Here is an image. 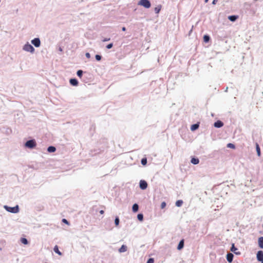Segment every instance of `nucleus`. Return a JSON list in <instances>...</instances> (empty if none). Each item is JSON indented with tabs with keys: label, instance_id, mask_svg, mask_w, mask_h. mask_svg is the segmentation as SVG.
Instances as JSON below:
<instances>
[{
	"label": "nucleus",
	"instance_id": "obj_21",
	"mask_svg": "<svg viewBox=\"0 0 263 263\" xmlns=\"http://www.w3.org/2000/svg\"><path fill=\"white\" fill-rule=\"evenodd\" d=\"M256 149L257 154L258 156H260L261 155V151H260L259 146L257 143L256 144Z\"/></svg>",
	"mask_w": 263,
	"mask_h": 263
},
{
	"label": "nucleus",
	"instance_id": "obj_36",
	"mask_svg": "<svg viewBox=\"0 0 263 263\" xmlns=\"http://www.w3.org/2000/svg\"><path fill=\"white\" fill-rule=\"evenodd\" d=\"M110 38H107V37H105V38H104V39L102 40V42H107V41H110Z\"/></svg>",
	"mask_w": 263,
	"mask_h": 263
},
{
	"label": "nucleus",
	"instance_id": "obj_5",
	"mask_svg": "<svg viewBox=\"0 0 263 263\" xmlns=\"http://www.w3.org/2000/svg\"><path fill=\"white\" fill-rule=\"evenodd\" d=\"M32 44L35 47H39L41 46V41L39 37H35L31 40Z\"/></svg>",
	"mask_w": 263,
	"mask_h": 263
},
{
	"label": "nucleus",
	"instance_id": "obj_43",
	"mask_svg": "<svg viewBox=\"0 0 263 263\" xmlns=\"http://www.w3.org/2000/svg\"><path fill=\"white\" fill-rule=\"evenodd\" d=\"M228 87H227V88H226V91H228Z\"/></svg>",
	"mask_w": 263,
	"mask_h": 263
},
{
	"label": "nucleus",
	"instance_id": "obj_1",
	"mask_svg": "<svg viewBox=\"0 0 263 263\" xmlns=\"http://www.w3.org/2000/svg\"><path fill=\"white\" fill-rule=\"evenodd\" d=\"M36 145V141L34 139L27 140L24 144L25 147L29 149L34 148Z\"/></svg>",
	"mask_w": 263,
	"mask_h": 263
},
{
	"label": "nucleus",
	"instance_id": "obj_27",
	"mask_svg": "<svg viewBox=\"0 0 263 263\" xmlns=\"http://www.w3.org/2000/svg\"><path fill=\"white\" fill-rule=\"evenodd\" d=\"M137 219L140 221H142L143 220V215L142 213H139L137 215Z\"/></svg>",
	"mask_w": 263,
	"mask_h": 263
},
{
	"label": "nucleus",
	"instance_id": "obj_32",
	"mask_svg": "<svg viewBox=\"0 0 263 263\" xmlns=\"http://www.w3.org/2000/svg\"><path fill=\"white\" fill-rule=\"evenodd\" d=\"M166 202L164 201H163L161 203V205H160L161 209H164L166 206Z\"/></svg>",
	"mask_w": 263,
	"mask_h": 263
},
{
	"label": "nucleus",
	"instance_id": "obj_20",
	"mask_svg": "<svg viewBox=\"0 0 263 263\" xmlns=\"http://www.w3.org/2000/svg\"><path fill=\"white\" fill-rule=\"evenodd\" d=\"M203 39L205 43H208L210 40V36L208 34H205L203 35Z\"/></svg>",
	"mask_w": 263,
	"mask_h": 263
},
{
	"label": "nucleus",
	"instance_id": "obj_26",
	"mask_svg": "<svg viewBox=\"0 0 263 263\" xmlns=\"http://www.w3.org/2000/svg\"><path fill=\"white\" fill-rule=\"evenodd\" d=\"M83 72H84L82 70H78L77 72V74L78 77L81 78L83 76Z\"/></svg>",
	"mask_w": 263,
	"mask_h": 263
},
{
	"label": "nucleus",
	"instance_id": "obj_7",
	"mask_svg": "<svg viewBox=\"0 0 263 263\" xmlns=\"http://www.w3.org/2000/svg\"><path fill=\"white\" fill-rule=\"evenodd\" d=\"M238 249L235 246L234 243H232L231 247L230 248V251L233 252L235 254L237 255H239L241 254V252L239 251H237Z\"/></svg>",
	"mask_w": 263,
	"mask_h": 263
},
{
	"label": "nucleus",
	"instance_id": "obj_4",
	"mask_svg": "<svg viewBox=\"0 0 263 263\" xmlns=\"http://www.w3.org/2000/svg\"><path fill=\"white\" fill-rule=\"evenodd\" d=\"M138 4L145 8H149L151 6V3L149 0H140Z\"/></svg>",
	"mask_w": 263,
	"mask_h": 263
},
{
	"label": "nucleus",
	"instance_id": "obj_18",
	"mask_svg": "<svg viewBox=\"0 0 263 263\" xmlns=\"http://www.w3.org/2000/svg\"><path fill=\"white\" fill-rule=\"evenodd\" d=\"M127 246L124 245H123L120 247V248L119 249V251L120 253L125 252L127 251Z\"/></svg>",
	"mask_w": 263,
	"mask_h": 263
},
{
	"label": "nucleus",
	"instance_id": "obj_34",
	"mask_svg": "<svg viewBox=\"0 0 263 263\" xmlns=\"http://www.w3.org/2000/svg\"><path fill=\"white\" fill-rule=\"evenodd\" d=\"M154 259L153 258H149L146 263H154Z\"/></svg>",
	"mask_w": 263,
	"mask_h": 263
},
{
	"label": "nucleus",
	"instance_id": "obj_10",
	"mask_svg": "<svg viewBox=\"0 0 263 263\" xmlns=\"http://www.w3.org/2000/svg\"><path fill=\"white\" fill-rule=\"evenodd\" d=\"M223 123L220 120H217L214 123V126L216 128H221L223 126Z\"/></svg>",
	"mask_w": 263,
	"mask_h": 263
},
{
	"label": "nucleus",
	"instance_id": "obj_13",
	"mask_svg": "<svg viewBox=\"0 0 263 263\" xmlns=\"http://www.w3.org/2000/svg\"><path fill=\"white\" fill-rule=\"evenodd\" d=\"M191 163L194 165L198 164L199 163V159L195 157H192Z\"/></svg>",
	"mask_w": 263,
	"mask_h": 263
},
{
	"label": "nucleus",
	"instance_id": "obj_29",
	"mask_svg": "<svg viewBox=\"0 0 263 263\" xmlns=\"http://www.w3.org/2000/svg\"><path fill=\"white\" fill-rule=\"evenodd\" d=\"M119 223H120L119 218L118 216H117V217H116L115 219V224L116 226V227L118 226L119 224Z\"/></svg>",
	"mask_w": 263,
	"mask_h": 263
},
{
	"label": "nucleus",
	"instance_id": "obj_33",
	"mask_svg": "<svg viewBox=\"0 0 263 263\" xmlns=\"http://www.w3.org/2000/svg\"><path fill=\"white\" fill-rule=\"evenodd\" d=\"M113 47V43H109V44L107 45L106 47L107 49H111Z\"/></svg>",
	"mask_w": 263,
	"mask_h": 263
},
{
	"label": "nucleus",
	"instance_id": "obj_19",
	"mask_svg": "<svg viewBox=\"0 0 263 263\" xmlns=\"http://www.w3.org/2000/svg\"><path fill=\"white\" fill-rule=\"evenodd\" d=\"M56 151V148L53 146H49L47 148V151L49 153H53Z\"/></svg>",
	"mask_w": 263,
	"mask_h": 263
},
{
	"label": "nucleus",
	"instance_id": "obj_28",
	"mask_svg": "<svg viewBox=\"0 0 263 263\" xmlns=\"http://www.w3.org/2000/svg\"><path fill=\"white\" fill-rule=\"evenodd\" d=\"M21 242L24 245H27L29 242L26 238H21Z\"/></svg>",
	"mask_w": 263,
	"mask_h": 263
},
{
	"label": "nucleus",
	"instance_id": "obj_37",
	"mask_svg": "<svg viewBox=\"0 0 263 263\" xmlns=\"http://www.w3.org/2000/svg\"><path fill=\"white\" fill-rule=\"evenodd\" d=\"M85 56L87 58L89 59L90 58V54L89 52H86Z\"/></svg>",
	"mask_w": 263,
	"mask_h": 263
},
{
	"label": "nucleus",
	"instance_id": "obj_30",
	"mask_svg": "<svg viewBox=\"0 0 263 263\" xmlns=\"http://www.w3.org/2000/svg\"><path fill=\"white\" fill-rule=\"evenodd\" d=\"M227 147L228 148L234 149L235 148V145L233 143H229L227 144Z\"/></svg>",
	"mask_w": 263,
	"mask_h": 263
},
{
	"label": "nucleus",
	"instance_id": "obj_35",
	"mask_svg": "<svg viewBox=\"0 0 263 263\" xmlns=\"http://www.w3.org/2000/svg\"><path fill=\"white\" fill-rule=\"evenodd\" d=\"M62 221V222L63 223H65L66 224H69L68 221L67 219H65V218H63Z\"/></svg>",
	"mask_w": 263,
	"mask_h": 263
},
{
	"label": "nucleus",
	"instance_id": "obj_25",
	"mask_svg": "<svg viewBox=\"0 0 263 263\" xmlns=\"http://www.w3.org/2000/svg\"><path fill=\"white\" fill-rule=\"evenodd\" d=\"M147 163V158L146 157L143 158L141 160V163L143 165H146Z\"/></svg>",
	"mask_w": 263,
	"mask_h": 263
},
{
	"label": "nucleus",
	"instance_id": "obj_40",
	"mask_svg": "<svg viewBox=\"0 0 263 263\" xmlns=\"http://www.w3.org/2000/svg\"><path fill=\"white\" fill-rule=\"evenodd\" d=\"M122 30L125 31L126 30V28L125 27H123L122 28Z\"/></svg>",
	"mask_w": 263,
	"mask_h": 263
},
{
	"label": "nucleus",
	"instance_id": "obj_12",
	"mask_svg": "<svg viewBox=\"0 0 263 263\" xmlns=\"http://www.w3.org/2000/svg\"><path fill=\"white\" fill-rule=\"evenodd\" d=\"M184 239H181L178 245V246H177V249L178 250H181V249H182L184 247Z\"/></svg>",
	"mask_w": 263,
	"mask_h": 263
},
{
	"label": "nucleus",
	"instance_id": "obj_38",
	"mask_svg": "<svg viewBox=\"0 0 263 263\" xmlns=\"http://www.w3.org/2000/svg\"><path fill=\"white\" fill-rule=\"evenodd\" d=\"M218 2V0H213L212 2V4L215 5Z\"/></svg>",
	"mask_w": 263,
	"mask_h": 263
},
{
	"label": "nucleus",
	"instance_id": "obj_44",
	"mask_svg": "<svg viewBox=\"0 0 263 263\" xmlns=\"http://www.w3.org/2000/svg\"><path fill=\"white\" fill-rule=\"evenodd\" d=\"M261 263H263V260L262 261H260Z\"/></svg>",
	"mask_w": 263,
	"mask_h": 263
},
{
	"label": "nucleus",
	"instance_id": "obj_6",
	"mask_svg": "<svg viewBox=\"0 0 263 263\" xmlns=\"http://www.w3.org/2000/svg\"><path fill=\"white\" fill-rule=\"evenodd\" d=\"M147 182L144 180H141L139 182V187L142 190H144L146 189L147 187Z\"/></svg>",
	"mask_w": 263,
	"mask_h": 263
},
{
	"label": "nucleus",
	"instance_id": "obj_39",
	"mask_svg": "<svg viewBox=\"0 0 263 263\" xmlns=\"http://www.w3.org/2000/svg\"><path fill=\"white\" fill-rule=\"evenodd\" d=\"M99 213L101 214H103L104 213V211L103 210H100Z\"/></svg>",
	"mask_w": 263,
	"mask_h": 263
},
{
	"label": "nucleus",
	"instance_id": "obj_8",
	"mask_svg": "<svg viewBox=\"0 0 263 263\" xmlns=\"http://www.w3.org/2000/svg\"><path fill=\"white\" fill-rule=\"evenodd\" d=\"M256 258L258 261H262L263 260V251L259 250L256 254Z\"/></svg>",
	"mask_w": 263,
	"mask_h": 263
},
{
	"label": "nucleus",
	"instance_id": "obj_45",
	"mask_svg": "<svg viewBox=\"0 0 263 263\" xmlns=\"http://www.w3.org/2000/svg\"><path fill=\"white\" fill-rule=\"evenodd\" d=\"M255 2L257 1V0H254Z\"/></svg>",
	"mask_w": 263,
	"mask_h": 263
},
{
	"label": "nucleus",
	"instance_id": "obj_3",
	"mask_svg": "<svg viewBox=\"0 0 263 263\" xmlns=\"http://www.w3.org/2000/svg\"><path fill=\"white\" fill-rule=\"evenodd\" d=\"M23 50L27 52H29L31 53H33L35 51L34 48L28 42H27L24 45L23 47Z\"/></svg>",
	"mask_w": 263,
	"mask_h": 263
},
{
	"label": "nucleus",
	"instance_id": "obj_11",
	"mask_svg": "<svg viewBox=\"0 0 263 263\" xmlns=\"http://www.w3.org/2000/svg\"><path fill=\"white\" fill-rule=\"evenodd\" d=\"M69 83L70 85L73 86H76L78 85L79 82L78 80L76 78H71L69 80Z\"/></svg>",
	"mask_w": 263,
	"mask_h": 263
},
{
	"label": "nucleus",
	"instance_id": "obj_2",
	"mask_svg": "<svg viewBox=\"0 0 263 263\" xmlns=\"http://www.w3.org/2000/svg\"><path fill=\"white\" fill-rule=\"evenodd\" d=\"M4 209L8 212L11 213H17L19 212V206L18 205L13 207H11L8 205H5L4 206Z\"/></svg>",
	"mask_w": 263,
	"mask_h": 263
},
{
	"label": "nucleus",
	"instance_id": "obj_17",
	"mask_svg": "<svg viewBox=\"0 0 263 263\" xmlns=\"http://www.w3.org/2000/svg\"><path fill=\"white\" fill-rule=\"evenodd\" d=\"M132 210L134 213H136L139 210V205L137 203H134L132 206Z\"/></svg>",
	"mask_w": 263,
	"mask_h": 263
},
{
	"label": "nucleus",
	"instance_id": "obj_15",
	"mask_svg": "<svg viewBox=\"0 0 263 263\" xmlns=\"http://www.w3.org/2000/svg\"><path fill=\"white\" fill-rule=\"evenodd\" d=\"M199 127V123H195V124H192L191 126V130L193 132L197 130Z\"/></svg>",
	"mask_w": 263,
	"mask_h": 263
},
{
	"label": "nucleus",
	"instance_id": "obj_46",
	"mask_svg": "<svg viewBox=\"0 0 263 263\" xmlns=\"http://www.w3.org/2000/svg\"><path fill=\"white\" fill-rule=\"evenodd\" d=\"M45 263H47V262H45Z\"/></svg>",
	"mask_w": 263,
	"mask_h": 263
},
{
	"label": "nucleus",
	"instance_id": "obj_9",
	"mask_svg": "<svg viewBox=\"0 0 263 263\" xmlns=\"http://www.w3.org/2000/svg\"><path fill=\"white\" fill-rule=\"evenodd\" d=\"M234 255L232 253H228L226 255V259L228 262L231 263L233 261Z\"/></svg>",
	"mask_w": 263,
	"mask_h": 263
},
{
	"label": "nucleus",
	"instance_id": "obj_22",
	"mask_svg": "<svg viewBox=\"0 0 263 263\" xmlns=\"http://www.w3.org/2000/svg\"><path fill=\"white\" fill-rule=\"evenodd\" d=\"M183 204V201L182 200H178L175 203V205L177 207H180Z\"/></svg>",
	"mask_w": 263,
	"mask_h": 263
},
{
	"label": "nucleus",
	"instance_id": "obj_14",
	"mask_svg": "<svg viewBox=\"0 0 263 263\" xmlns=\"http://www.w3.org/2000/svg\"><path fill=\"white\" fill-rule=\"evenodd\" d=\"M238 18V16L236 15H232L228 16V19L231 22H235Z\"/></svg>",
	"mask_w": 263,
	"mask_h": 263
},
{
	"label": "nucleus",
	"instance_id": "obj_42",
	"mask_svg": "<svg viewBox=\"0 0 263 263\" xmlns=\"http://www.w3.org/2000/svg\"><path fill=\"white\" fill-rule=\"evenodd\" d=\"M209 1V0H204L205 3H207Z\"/></svg>",
	"mask_w": 263,
	"mask_h": 263
},
{
	"label": "nucleus",
	"instance_id": "obj_16",
	"mask_svg": "<svg viewBox=\"0 0 263 263\" xmlns=\"http://www.w3.org/2000/svg\"><path fill=\"white\" fill-rule=\"evenodd\" d=\"M258 247L260 249H263V237L261 236L258 239Z\"/></svg>",
	"mask_w": 263,
	"mask_h": 263
},
{
	"label": "nucleus",
	"instance_id": "obj_24",
	"mask_svg": "<svg viewBox=\"0 0 263 263\" xmlns=\"http://www.w3.org/2000/svg\"><path fill=\"white\" fill-rule=\"evenodd\" d=\"M53 251L55 253L59 255H61L62 253L59 251L58 246H55L53 248Z\"/></svg>",
	"mask_w": 263,
	"mask_h": 263
},
{
	"label": "nucleus",
	"instance_id": "obj_41",
	"mask_svg": "<svg viewBox=\"0 0 263 263\" xmlns=\"http://www.w3.org/2000/svg\"><path fill=\"white\" fill-rule=\"evenodd\" d=\"M59 50H60V51H63L62 48L61 47H60V48H59Z\"/></svg>",
	"mask_w": 263,
	"mask_h": 263
},
{
	"label": "nucleus",
	"instance_id": "obj_31",
	"mask_svg": "<svg viewBox=\"0 0 263 263\" xmlns=\"http://www.w3.org/2000/svg\"><path fill=\"white\" fill-rule=\"evenodd\" d=\"M95 58L97 61H100L102 59V56L99 54H96L95 55Z\"/></svg>",
	"mask_w": 263,
	"mask_h": 263
},
{
	"label": "nucleus",
	"instance_id": "obj_23",
	"mask_svg": "<svg viewBox=\"0 0 263 263\" xmlns=\"http://www.w3.org/2000/svg\"><path fill=\"white\" fill-rule=\"evenodd\" d=\"M161 9V6L158 5L155 8L154 11L156 14H158L160 12Z\"/></svg>",
	"mask_w": 263,
	"mask_h": 263
}]
</instances>
